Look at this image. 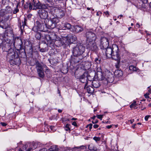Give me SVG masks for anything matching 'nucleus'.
<instances>
[{
  "mask_svg": "<svg viewBox=\"0 0 151 151\" xmlns=\"http://www.w3.org/2000/svg\"><path fill=\"white\" fill-rule=\"evenodd\" d=\"M50 129H51V130H52L53 132L54 131H55V129H54V128L55 127L54 126H50Z\"/></svg>",
  "mask_w": 151,
  "mask_h": 151,
  "instance_id": "3c124183",
  "label": "nucleus"
},
{
  "mask_svg": "<svg viewBox=\"0 0 151 151\" xmlns=\"http://www.w3.org/2000/svg\"><path fill=\"white\" fill-rule=\"evenodd\" d=\"M136 125V124H134V125H133L132 126V127L133 128H134L135 127V125Z\"/></svg>",
  "mask_w": 151,
  "mask_h": 151,
  "instance_id": "69168bd1",
  "label": "nucleus"
},
{
  "mask_svg": "<svg viewBox=\"0 0 151 151\" xmlns=\"http://www.w3.org/2000/svg\"><path fill=\"white\" fill-rule=\"evenodd\" d=\"M150 94L149 93H146L145 95L144 96L145 98L146 99H148L149 98V96H148Z\"/></svg>",
  "mask_w": 151,
  "mask_h": 151,
  "instance_id": "49530a36",
  "label": "nucleus"
},
{
  "mask_svg": "<svg viewBox=\"0 0 151 151\" xmlns=\"http://www.w3.org/2000/svg\"><path fill=\"white\" fill-rule=\"evenodd\" d=\"M98 68H97L96 73V77L97 79L99 81H103L104 83L107 84L109 82V83H112L113 82V79L112 78L110 79L109 77H108V79H106L101 71V70L99 68V70Z\"/></svg>",
  "mask_w": 151,
  "mask_h": 151,
  "instance_id": "20e7f679",
  "label": "nucleus"
},
{
  "mask_svg": "<svg viewBox=\"0 0 151 151\" xmlns=\"http://www.w3.org/2000/svg\"><path fill=\"white\" fill-rule=\"evenodd\" d=\"M12 14V10L9 6H6L4 9L0 10V16H3Z\"/></svg>",
  "mask_w": 151,
  "mask_h": 151,
  "instance_id": "dca6fc26",
  "label": "nucleus"
},
{
  "mask_svg": "<svg viewBox=\"0 0 151 151\" xmlns=\"http://www.w3.org/2000/svg\"><path fill=\"white\" fill-rule=\"evenodd\" d=\"M36 52L35 47V46H32L30 47L29 51V53L30 54L32 55L34 52Z\"/></svg>",
  "mask_w": 151,
  "mask_h": 151,
  "instance_id": "cd10ccee",
  "label": "nucleus"
},
{
  "mask_svg": "<svg viewBox=\"0 0 151 151\" xmlns=\"http://www.w3.org/2000/svg\"><path fill=\"white\" fill-rule=\"evenodd\" d=\"M33 10H36L37 9L41 8V3L38 0H33Z\"/></svg>",
  "mask_w": 151,
  "mask_h": 151,
  "instance_id": "412c9836",
  "label": "nucleus"
},
{
  "mask_svg": "<svg viewBox=\"0 0 151 151\" xmlns=\"http://www.w3.org/2000/svg\"><path fill=\"white\" fill-rule=\"evenodd\" d=\"M10 15L9 14L0 16V27L4 29H6L7 27V26L5 24L4 22H7L9 19Z\"/></svg>",
  "mask_w": 151,
  "mask_h": 151,
  "instance_id": "423d86ee",
  "label": "nucleus"
},
{
  "mask_svg": "<svg viewBox=\"0 0 151 151\" xmlns=\"http://www.w3.org/2000/svg\"><path fill=\"white\" fill-rule=\"evenodd\" d=\"M65 37L67 38L66 42L67 44L74 43L77 40V38L75 35H68Z\"/></svg>",
  "mask_w": 151,
  "mask_h": 151,
  "instance_id": "a211bd4d",
  "label": "nucleus"
},
{
  "mask_svg": "<svg viewBox=\"0 0 151 151\" xmlns=\"http://www.w3.org/2000/svg\"><path fill=\"white\" fill-rule=\"evenodd\" d=\"M134 68H135V67L132 65L130 66L129 67V69L130 70H133L134 69Z\"/></svg>",
  "mask_w": 151,
  "mask_h": 151,
  "instance_id": "603ef678",
  "label": "nucleus"
},
{
  "mask_svg": "<svg viewBox=\"0 0 151 151\" xmlns=\"http://www.w3.org/2000/svg\"><path fill=\"white\" fill-rule=\"evenodd\" d=\"M58 16L60 17H62L64 15L63 11L61 10H58Z\"/></svg>",
  "mask_w": 151,
  "mask_h": 151,
  "instance_id": "7c9ffc66",
  "label": "nucleus"
},
{
  "mask_svg": "<svg viewBox=\"0 0 151 151\" xmlns=\"http://www.w3.org/2000/svg\"><path fill=\"white\" fill-rule=\"evenodd\" d=\"M112 127V125H109L106 126V127L108 129H110Z\"/></svg>",
  "mask_w": 151,
  "mask_h": 151,
  "instance_id": "052dcab7",
  "label": "nucleus"
},
{
  "mask_svg": "<svg viewBox=\"0 0 151 151\" xmlns=\"http://www.w3.org/2000/svg\"><path fill=\"white\" fill-rule=\"evenodd\" d=\"M60 150L59 149L58 146L56 145H54L51 146L50 148L47 150V151H59Z\"/></svg>",
  "mask_w": 151,
  "mask_h": 151,
  "instance_id": "a878e982",
  "label": "nucleus"
},
{
  "mask_svg": "<svg viewBox=\"0 0 151 151\" xmlns=\"http://www.w3.org/2000/svg\"><path fill=\"white\" fill-rule=\"evenodd\" d=\"M47 150L45 148H43L40 150L39 151H47Z\"/></svg>",
  "mask_w": 151,
  "mask_h": 151,
  "instance_id": "6e6d98bb",
  "label": "nucleus"
},
{
  "mask_svg": "<svg viewBox=\"0 0 151 151\" xmlns=\"http://www.w3.org/2000/svg\"><path fill=\"white\" fill-rule=\"evenodd\" d=\"M27 145H24V146H23V148H22V149H19V151H24V150H26L27 147ZM32 149V148H29L26 151H30Z\"/></svg>",
  "mask_w": 151,
  "mask_h": 151,
  "instance_id": "72a5a7b5",
  "label": "nucleus"
},
{
  "mask_svg": "<svg viewBox=\"0 0 151 151\" xmlns=\"http://www.w3.org/2000/svg\"><path fill=\"white\" fill-rule=\"evenodd\" d=\"M87 37V42L94 41L96 40V36L95 34L91 32H87L86 33Z\"/></svg>",
  "mask_w": 151,
  "mask_h": 151,
  "instance_id": "f8f14e48",
  "label": "nucleus"
},
{
  "mask_svg": "<svg viewBox=\"0 0 151 151\" xmlns=\"http://www.w3.org/2000/svg\"><path fill=\"white\" fill-rule=\"evenodd\" d=\"M140 1H141L144 4H147L148 2V0H140Z\"/></svg>",
  "mask_w": 151,
  "mask_h": 151,
  "instance_id": "8fccbe9b",
  "label": "nucleus"
},
{
  "mask_svg": "<svg viewBox=\"0 0 151 151\" xmlns=\"http://www.w3.org/2000/svg\"><path fill=\"white\" fill-rule=\"evenodd\" d=\"M106 52V57L108 58H112L113 59L112 53L113 52V49L111 48L108 47L105 50Z\"/></svg>",
  "mask_w": 151,
  "mask_h": 151,
  "instance_id": "4be33fe9",
  "label": "nucleus"
},
{
  "mask_svg": "<svg viewBox=\"0 0 151 151\" xmlns=\"http://www.w3.org/2000/svg\"><path fill=\"white\" fill-rule=\"evenodd\" d=\"M33 5V4H32L31 3H29V8L30 10H31L32 9Z\"/></svg>",
  "mask_w": 151,
  "mask_h": 151,
  "instance_id": "37998d69",
  "label": "nucleus"
},
{
  "mask_svg": "<svg viewBox=\"0 0 151 151\" xmlns=\"http://www.w3.org/2000/svg\"><path fill=\"white\" fill-rule=\"evenodd\" d=\"M92 126H93V124H89L87 125L86 127H88L89 129V130H91V129L92 128Z\"/></svg>",
  "mask_w": 151,
  "mask_h": 151,
  "instance_id": "c03bdc74",
  "label": "nucleus"
},
{
  "mask_svg": "<svg viewBox=\"0 0 151 151\" xmlns=\"http://www.w3.org/2000/svg\"><path fill=\"white\" fill-rule=\"evenodd\" d=\"M114 48L116 49L115 52V57L116 58H114V60L116 61L117 63L115 64V66L117 69H119V64L120 63V58L119 57L120 53L119 54V49L118 46L114 44Z\"/></svg>",
  "mask_w": 151,
  "mask_h": 151,
  "instance_id": "6e6552de",
  "label": "nucleus"
},
{
  "mask_svg": "<svg viewBox=\"0 0 151 151\" xmlns=\"http://www.w3.org/2000/svg\"><path fill=\"white\" fill-rule=\"evenodd\" d=\"M130 122L132 124L134 122V119H133L130 120Z\"/></svg>",
  "mask_w": 151,
  "mask_h": 151,
  "instance_id": "680f3d73",
  "label": "nucleus"
},
{
  "mask_svg": "<svg viewBox=\"0 0 151 151\" xmlns=\"http://www.w3.org/2000/svg\"><path fill=\"white\" fill-rule=\"evenodd\" d=\"M98 122V120H93V121H92V123L93 124H96Z\"/></svg>",
  "mask_w": 151,
  "mask_h": 151,
  "instance_id": "4d7b16f0",
  "label": "nucleus"
},
{
  "mask_svg": "<svg viewBox=\"0 0 151 151\" xmlns=\"http://www.w3.org/2000/svg\"><path fill=\"white\" fill-rule=\"evenodd\" d=\"M109 42L108 39L105 37H102L101 39L100 47L101 49L105 50L108 48Z\"/></svg>",
  "mask_w": 151,
  "mask_h": 151,
  "instance_id": "1a4fd4ad",
  "label": "nucleus"
},
{
  "mask_svg": "<svg viewBox=\"0 0 151 151\" xmlns=\"http://www.w3.org/2000/svg\"><path fill=\"white\" fill-rule=\"evenodd\" d=\"M104 13L106 14V15L109 14V12L107 11L104 12Z\"/></svg>",
  "mask_w": 151,
  "mask_h": 151,
  "instance_id": "0e129e2a",
  "label": "nucleus"
},
{
  "mask_svg": "<svg viewBox=\"0 0 151 151\" xmlns=\"http://www.w3.org/2000/svg\"><path fill=\"white\" fill-rule=\"evenodd\" d=\"M18 5H17L16 6V7L13 10V12H12V14H15L18 13L19 12V9L18 8Z\"/></svg>",
  "mask_w": 151,
  "mask_h": 151,
  "instance_id": "473e14b6",
  "label": "nucleus"
},
{
  "mask_svg": "<svg viewBox=\"0 0 151 151\" xmlns=\"http://www.w3.org/2000/svg\"><path fill=\"white\" fill-rule=\"evenodd\" d=\"M150 115H147L145 116V119L146 121H147L149 118L150 117Z\"/></svg>",
  "mask_w": 151,
  "mask_h": 151,
  "instance_id": "864d4df0",
  "label": "nucleus"
},
{
  "mask_svg": "<svg viewBox=\"0 0 151 151\" xmlns=\"http://www.w3.org/2000/svg\"><path fill=\"white\" fill-rule=\"evenodd\" d=\"M36 68L39 76L42 78H44L45 75L43 66L38 61L36 62Z\"/></svg>",
  "mask_w": 151,
  "mask_h": 151,
  "instance_id": "0eeeda50",
  "label": "nucleus"
},
{
  "mask_svg": "<svg viewBox=\"0 0 151 151\" xmlns=\"http://www.w3.org/2000/svg\"><path fill=\"white\" fill-rule=\"evenodd\" d=\"M137 68L135 67V68H134V69L133 70V71H137Z\"/></svg>",
  "mask_w": 151,
  "mask_h": 151,
  "instance_id": "e2e57ef3",
  "label": "nucleus"
},
{
  "mask_svg": "<svg viewBox=\"0 0 151 151\" xmlns=\"http://www.w3.org/2000/svg\"><path fill=\"white\" fill-rule=\"evenodd\" d=\"M67 38L63 37L59 39L55 40L54 42V45L58 47H60L64 44L67 45Z\"/></svg>",
  "mask_w": 151,
  "mask_h": 151,
  "instance_id": "9d476101",
  "label": "nucleus"
},
{
  "mask_svg": "<svg viewBox=\"0 0 151 151\" xmlns=\"http://www.w3.org/2000/svg\"><path fill=\"white\" fill-rule=\"evenodd\" d=\"M83 57L82 55H73L71 57L70 63H77L81 62Z\"/></svg>",
  "mask_w": 151,
  "mask_h": 151,
  "instance_id": "9b49d317",
  "label": "nucleus"
},
{
  "mask_svg": "<svg viewBox=\"0 0 151 151\" xmlns=\"http://www.w3.org/2000/svg\"><path fill=\"white\" fill-rule=\"evenodd\" d=\"M99 126L98 124H95L93 125V127L95 128H96L99 127Z\"/></svg>",
  "mask_w": 151,
  "mask_h": 151,
  "instance_id": "bf43d9fd",
  "label": "nucleus"
},
{
  "mask_svg": "<svg viewBox=\"0 0 151 151\" xmlns=\"http://www.w3.org/2000/svg\"><path fill=\"white\" fill-rule=\"evenodd\" d=\"M72 124L73 125H74V126H76V127H77V124L76 123V122H73L72 123Z\"/></svg>",
  "mask_w": 151,
  "mask_h": 151,
  "instance_id": "5fc2aeb1",
  "label": "nucleus"
},
{
  "mask_svg": "<svg viewBox=\"0 0 151 151\" xmlns=\"http://www.w3.org/2000/svg\"><path fill=\"white\" fill-rule=\"evenodd\" d=\"M94 41L87 42L86 47L87 49L91 50H92L95 51L97 49V47L96 44L94 43Z\"/></svg>",
  "mask_w": 151,
  "mask_h": 151,
  "instance_id": "f3484780",
  "label": "nucleus"
},
{
  "mask_svg": "<svg viewBox=\"0 0 151 151\" xmlns=\"http://www.w3.org/2000/svg\"><path fill=\"white\" fill-rule=\"evenodd\" d=\"M85 50V47L81 44H78L76 46L73 48V55H82Z\"/></svg>",
  "mask_w": 151,
  "mask_h": 151,
  "instance_id": "39448f33",
  "label": "nucleus"
},
{
  "mask_svg": "<svg viewBox=\"0 0 151 151\" xmlns=\"http://www.w3.org/2000/svg\"><path fill=\"white\" fill-rule=\"evenodd\" d=\"M50 19L52 20L53 24L55 25H56L57 24L59 21V20L57 17H50Z\"/></svg>",
  "mask_w": 151,
  "mask_h": 151,
  "instance_id": "bb28decb",
  "label": "nucleus"
},
{
  "mask_svg": "<svg viewBox=\"0 0 151 151\" xmlns=\"http://www.w3.org/2000/svg\"><path fill=\"white\" fill-rule=\"evenodd\" d=\"M1 124L2 125V126H6V125H7V124H6L4 123V122H1Z\"/></svg>",
  "mask_w": 151,
  "mask_h": 151,
  "instance_id": "13d9d810",
  "label": "nucleus"
},
{
  "mask_svg": "<svg viewBox=\"0 0 151 151\" xmlns=\"http://www.w3.org/2000/svg\"><path fill=\"white\" fill-rule=\"evenodd\" d=\"M54 8H51V10H50V12H52V11H54Z\"/></svg>",
  "mask_w": 151,
  "mask_h": 151,
  "instance_id": "774afa93",
  "label": "nucleus"
},
{
  "mask_svg": "<svg viewBox=\"0 0 151 151\" xmlns=\"http://www.w3.org/2000/svg\"><path fill=\"white\" fill-rule=\"evenodd\" d=\"M14 45L16 50L22 55H25L24 47L22 45V40L19 37H16L14 40Z\"/></svg>",
  "mask_w": 151,
  "mask_h": 151,
  "instance_id": "f257e3e1",
  "label": "nucleus"
},
{
  "mask_svg": "<svg viewBox=\"0 0 151 151\" xmlns=\"http://www.w3.org/2000/svg\"><path fill=\"white\" fill-rule=\"evenodd\" d=\"M45 38L47 40V45L51 47L54 45L55 40L52 39L49 35L47 36Z\"/></svg>",
  "mask_w": 151,
  "mask_h": 151,
  "instance_id": "aec40b11",
  "label": "nucleus"
},
{
  "mask_svg": "<svg viewBox=\"0 0 151 151\" xmlns=\"http://www.w3.org/2000/svg\"><path fill=\"white\" fill-rule=\"evenodd\" d=\"M84 89H86L87 92L89 93H92L94 91L93 88L91 86H87V85H85Z\"/></svg>",
  "mask_w": 151,
  "mask_h": 151,
  "instance_id": "393cba45",
  "label": "nucleus"
},
{
  "mask_svg": "<svg viewBox=\"0 0 151 151\" xmlns=\"http://www.w3.org/2000/svg\"><path fill=\"white\" fill-rule=\"evenodd\" d=\"M136 106V101H134V102L130 105V108L135 107Z\"/></svg>",
  "mask_w": 151,
  "mask_h": 151,
  "instance_id": "58836bf2",
  "label": "nucleus"
},
{
  "mask_svg": "<svg viewBox=\"0 0 151 151\" xmlns=\"http://www.w3.org/2000/svg\"><path fill=\"white\" fill-rule=\"evenodd\" d=\"M87 75L86 73H84L79 77V80L81 82L83 83H85V85L87 84Z\"/></svg>",
  "mask_w": 151,
  "mask_h": 151,
  "instance_id": "6ab92c4d",
  "label": "nucleus"
},
{
  "mask_svg": "<svg viewBox=\"0 0 151 151\" xmlns=\"http://www.w3.org/2000/svg\"><path fill=\"white\" fill-rule=\"evenodd\" d=\"M44 23V20L36 21L35 24V26L32 28V30L36 32L38 31L46 32V27Z\"/></svg>",
  "mask_w": 151,
  "mask_h": 151,
  "instance_id": "7ed1b4c3",
  "label": "nucleus"
},
{
  "mask_svg": "<svg viewBox=\"0 0 151 151\" xmlns=\"http://www.w3.org/2000/svg\"><path fill=\"white\" fill-rule=\"evenodd\" d=\"M103 116V115H97V118L98 119H100L101 120L102 119V118Z\"/></svg>",
  "mask_w": 151,
  "mask_h": 151,
  "instance_id": "09e8293b",
  "label": "nucleus"
},
{
  "mask_svg": "<svg viewBox=\"0 0 151 151\" xmlns=\"http://www.w3.org/2000/svg\"><path fill=\"white\" fill-rule=\"evenodd\" d=\"M76 148L80 149V150H83H83L85 151V150H86V147L85 145H82L80 147H77Z\"/></svg>",
  "mask_w": 151,
  "mask_h": 151,
  "instance_id": "f704fd0d",
  "label": "nucleus"
},
{
  "mask_svg": "<svg viewBox=\"0 0 151 151\" xmlns=\"http://www.w3.org/2000/svg\"><path fill=\"white\" fill-rule=\"evenodd\" d=\"M7 58L10 60H13L15 62V64H19L20 63V60L18 57V55L17 52H15L13 49H11L8 51Z\"/></svg>",
  "mask_w": 151,
  "mask_h": 151,
  "instance_id": "f03ea898",
  "label": "nucleus"
},
{
  "mask_svg": "<svg viewBox=\"0 0 151 151\" xmlns=\"http://www.w3.org/2000/svg\"><path fill=\"white\" fill-rule=\"evenodd\" d=\"M3 44L2 49L5 51L7 52L11 49H13L12 47V43L9 41V42L4 41L2 43Z\"/></svg>",
  "mask_w": 151,
  "mask_h": 151,
  "instance_id": "2eb2a0df",
  "label": "nucleus"
},
{
  "mask_svg": "<svg viewBox=\"0 0 151 151\" xmlns=\"http://www.w3.org/2000/svg\"><path fill=\"white\" fill-rule=\"evenodd\" d=\"M96 116H94L93 117H92V118H91V119H93V120H94L95 118H96Z\"/></svg>",
  "mask_w": 151,
  "mask_h": 151,
  "instance_id": "338daca9",
  "label": "nucleus"
},
{
  "mask_svg": "<svg viewBox=\"0 0 151 151\" xmlns=\"http://www.w3.org/2000/svg\"><path fill=\"white\" fill-rule=\"evenodd\" d=\"M38 14L40 18L43 19L44 20H46L48 16L47 11L45 9H39L38 11Z\"/></svg>",
  "mask_w": 151,
  "mask_h": 151,
  "instance_id": "ddd939ff",
  "label": "nucleus"
},
{
  "mask_svg": "<svg viewBox=\"0 0 151 151\" xmlns=\"http://www.w3.org/2000/svg\"><path fill=\"white\" fill-rule=\"evenodd\" d=\"M29 3H26L24 5V8L25 9H27L29 7Z\"/></svg>",
  "mask_w": 151,
  "mask_h": 151,
  "instance_id": "de8ad7c7",
  "label": "nucleus"
},
{
  "mask_svg": "<svg viewBox=\"0 0 151 151\" xmlns=\"http://www.w3.org/2000/svg\"><path fill=\"white\" fill-rule=\"evenodd\" d=\"M94 61L96 64H99L101 63V58L99 56H98L97 57H96L95 58Z\"/></svg>",
  "mask_w": 151,
  "mask_h": 151,
  "instance_id": "2f4dec72",
  "label": "nucleus"
},
{
  "mask_svg": "<svg viewBox=\"0 0 151 151\" xmlns=\"http://www.w3.org/2000/svg\"><path fill=\"white\" fill-rule=\"evenodd\" d=\"M83 29L82 27L79 25H76L73 27L72 31L76 33H78L82 31Z\"/></svg>",
  "mask_w": 151,
  "mask_h": 151,
  "instance_id": "5701e85b",
  "label": "nucleus"
},
{
  "mask_svg": "<svg viewBox=\"0 0 151 151\" xmlns=\"http://www.w3.org/2000/svg\"><path fill=\"white\" fill-rule=\"evenodd\" d=\"M93 86L95 88H97L100 86V84L98 81H94L92 82Z\"/></svg>",
  "mask_w": 151,
  "mask_h": 151,
  "instance_id": "c85d7f7f",
  "label": "nucleus"
},
{
  "mask_svg": "<svg viewBox=\"0 0 151 151\" xmlns=\"http://www.w3.org/2000/svg\"><path fill=\"white\" fill-rule=\"evenodd\" d=\"M35 37L38 40L40 39L41 38V35L39 33H37L35 35Z\"/></svg>",
  "mask_w": 151,
  "mask_h": 151,
  "instance_id": "ea45409f",
  "label": "nucleus"
},
{
  "mask_svg": "<svg viewBox=\"0 0 151 151\" xmlns=\"http://www.w3.org/2000/svg\"><path fill=\"white\" fill-rule=\"evenodd\" d=\"M39 48H40V51L41 52H45L46 49L45 48H40V47L39 46Z\"/></svg>",
  "mask_w": 151,
  "mask_h": 151,
  "instance_id": "a18cd8bd",
  "label": "nucleus"
},
{
  "mask_svg": "<svg viewBox=\"0 0 151 151\" xmlns=\"http://www.w3.org/2000/svg\"><path fill=\"white\" fill-rule=\"evenodd\" d=\"M114 75L115 78L122 76L123 75V72L121 70H116L114 72Z\"/></svg>",
  "mask_w": 151,
  "mask_h": 151,
  "instance_id": "b1692460",
  "label": "nucleus"
},
{
  "mask_svg": "<svg viewBox=\"0 0 151 151\" xmlns=\"http://www.w3.org/2000/svg\"><path fill=\"white\" fill-rule=\"evenodd\" d=\"M88 149L91 151L95 150V148L92 146V145H89L88 146Z\"/></svg>",
  "mask_w": 151,
  "mask_h": 151,
  "instance_id": "e433bc0d",
  "label": "nucleus"
},
{
  "mask_svg": "<svg viewBox=\"0 0 151 151\" xmlns=\"http://www.w3.org/2000/svg\"><path fill=\"white\" fill-rule=\"evenodd\" d=\"M26 20L25 19H24V24L23 23L22 24V25H21L20 26V29L21 30V31L22 32V31H23V30L24 29V25H25V23H26V22H25V20Z\"/></svg>",
  "mask_w": 151,
  "mask_h": 151,
  "instance_id": "a19ab883",
  "label": "nucleus"
},
{
  "mask_svg": "<svg viewBox=\"0 0 151 151\" xmlns=\"http://www.w3.org/2000/svg\"><path fill=\"white\" fill-rule=\"evenodd\" d=\"M44 25L46 27L47 31V29H52L56 27L55 25L53 24L51 19L44 20Z\"/></svg>",
  "mask_w": 151,
  "mask_h": 151,
  "instance_id": "4468645a",
  "label": "nucleus"
},
{
  "mask_svg": "<svg viewBox=\"0 0 151 151\" xmlns=\"http://www.w3.org/2000/svg\"><path fill=\"white\" fill-rule=\"evenodd\" d=\"M64 27L65 28L64 29H70L71 28H71V25L68 23H65L64 24Z\"/></svg>",
  "mask_w": 151,
  "mask_h": 151,
  "instance_id": "c756f323",
  "label": "nucleus"
},
{
  "mask_svg": "<svg viewBox=\"0 0 151 151\" xmlns=\"http://www.w3.org/2000/svg\"><path fill=\"white\" fill-rule=\"evenodd\" d=\"M93 139L96 142H97L100 140V138L99 137H95L93 138Z\"/></svg>",
  "mask_w": 151,
  "mask_h": 151,
  "instance_id": "79ce46f5",
  "label": "nucleus"
},
{
  "mask_svg": "<svg viewBox=\"0 0 151 151\" xmlns=\"http://www.w3.org/2000/svg\"><path fill=\"white\" fill-rule=\"evenodd\" d=\"M41 8L40 9H43L45 10L47 8V5L46 4H41Z\"/></svg>",
  "mask_w": 151,
  "mask_h": 151,
  "instance_id": "c9c22d12",
  "label": "nucleus"
},
{
  "mask_svg": "<svg viewBox=\"0 0 151 151\" xmlns=\"http://www.w3.org/2000/svg\"><path fill=\"white\" fill-rule=\"evenodd\" d=\"M70 126V124H67L65 126V130L66 131H68V130H70V128L69 127V126Z\"/></svg>",
  "mask_w": 151,
  "mask_h": 151,
  "instance_id": "4c0bfd02",
  "label": "nucleus"
}]
</instances>
